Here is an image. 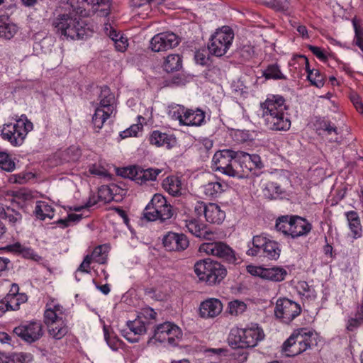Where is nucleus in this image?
Instances as JSON below:
<instances>
[{"label":"nucleus","mask_w":363,"mask_h":363,"mask_svg":"<svg viewBox=\"0 0 363 363\" xmlns=\"http://www.w3.org/2000/svg\"><path fill=\"white\" fill-rule=\"evenodd\" d=\"M212 163L213 169L229 177H240L235 151L224 149L216 152L213 157Z\"/></svg>","instance_id":"obj_8"},{"label":"nucleus","mask_w":363,"mask_h":363,"mask_svg":"<svg viewBox=\"0 0 363 363\" xmlns=\"http://www.w3.org/2000/svg\"><path fill=\"white\" fill-rule=\"evenodd\" d=\"M312 230V225L306 219L294 216L289 236L296 238L307 235Z\"/></svg>","instance_id":"obj_25"},{"label":"nucleus","mask_w":363,"mask_h":363,"mask_svg":"<svg viewBox=\"0 0 363 363\" xmlns=\"http://www.w3.org/2000/svg\"><path fill=\"white\" fill-rule=\"evenodd\" d=\"M180 38L173 32H162L154 35L150 43L153 52H164L177 47Z\"/></svg>","instance_id":"obj_16"},{"label":"nucleus","mask_w":363,"mask_h":363,"mask_svg":"<svg viewBox=\"0 0 363 363\" xmlns=\"http://www.w3.org/2000/svg\"><path fill=\"white\" fill-rule=\"evenodd\" d=\"M298 287L300 294L308 298H315V290L306 281L299 282Z\"/></svg>","instance_id":"obj_49"},{"label":"nucleus","mask_w":363,"mask_h":363,"mask_svg":"<svg viewBox=\"0 0 363 363\" xmlns=\"http://www.w3.org/2000/svg\"><path fill=\"white\" fill-rule=\"evenodd\" d=\"M301 306L287 298H279L274 308L275 316L284 323H289L300 315Z\"/></svg>","instance_id":"obj_14"},{"label":"nucleus","mask_w":363,"mask_h":363,"mask_svg":"<svg viewBox=\"0 0 363 363\" xmlns=\"http://www.w3.org/2000/svg\"><path fill=\"white\" fill-rule=\"evenodd\" d=\"M280 253V244L269 238L267 246L262 251L263 257L272 260H277L279 257Z\"/></svg>","instance_id":"obj_37"},{"label":"nucleus","mask_w":363,"mask_h":363,"mask_svg":"<svg viewBox=\"0 0 363 363\" xmlns=\"http://www.w3.org/2000/svg\"><path fill=\"white\" fill-rule=\"evenodd\" d=\"M186 227L190 233L197 238L211 240L213 237V233L208 226L197 219L186 220Z\"/></svg>","instance_id":"obj_26"},{"label":"nucleus","mask_w":363,"mask_h":363,"mask_svg":"<svg viewBox=\"0 0 363 363\" xmlns=\"http://www.w3.org/2000/svg\"><path fill=\"white\" fill-rule=\"evenodd\" d=\"M13 332L23 341L29 344L38 341L43 335V325L38 320L21 323L14 328Z\"/></svg>","instance_id":"obj_15"},{"label":"nucleus","mask_w":363,"mask_h":363,"mask_svg":"<svg viewBox=\"0 0 363 363\" xmlns=\"http://www.w3.org/2000/svg\"><path fill=\"white\" fill-rule=\"evenodd\" d=\"M311 125L318 135L327 137L330 143L338 142L340 131L328 116H315L311 121Z\"/></svg>","instance_id":"obj_12"},{"label":"nucleus","mask_w":363,"mask_h":363,"mask_svg":"<svg viewBox=\"0 0 363 363\" xmlns=\"http://www.w3.org/2000/svg\"><path fill=\"white\" fill-rule=\"evenodd\" d=\"M182 329L172 322H164L156 326L154 330V339L161 343H168L175 346L182 337Z\"/></svg>","instance_id":"obj_10"},{"label":"nucleus","mask_w":363,"mask_h":363,"mask_svg":"<svg viewBox=\"0 0 363 363\" xmlns=\"http://www.w3.org/2000/svg\"><path fill=\"white\" fill-rule=\"evenodd\" d=\"M362 323L363 320L361 319L360 316H357L355 314L354 318H350L348 319L346 329L348 331L353 332L356 330Z\"/></svg>","instance_id":"obj_52"},{"label":"nucleus","mask_w":363,"mask_h":363,"mask_svg":"<svg viewBox=\"0 0 363 363\" xmlns=\"http://www.w3.org/2000/svg\"><path fill=\"white\" fill-rule=\"evenodd\" d=\"M121 335L130 343H135L139 341V335H135L132 331L128 329L122 330Z\"/></svg>","instance_id":"obj_57"},{"label":"nucleus","mask_w":363,"mask_h":363,"mask_svg":"<svg viewBox=\"0 0 363 363\" xmlns=\"http://www.w3.org/2000/svg\"><path fill=\"white\" fill-rule=\"evenodd\" d=\"M16 197L23 201H29L33 199L31 192L25 189L17 191Z\"/></svg>","instance_id":"obj_62"},{"label":"nucleus","mask_w":363,"mask_h":363,"mask_svg":"<svg viewBox=\"0 0 363 363\" xmlns=\"http://www.w3.org/2000/svg\"><path fill=\"white\" fill-rule=\"evenodd\" d=\"M104 339L111 350L116 351L118 349L123 347L124 344L123 342L120 340L116 335L113 333H109L106 328H104Z\"/></svg>","instance_id":"obj_42"},{"label":"nucleus","mask_w":363,"mask_h":363,"mask_svg":"<svg viewBox=\"0 0 363 363\" xmlns=\"http://www.w3.org/2000/svg\"><path fill=\"white\" fill-rule=\"evenodd\" d=\"M266 125L274 130H287L291 126V121L284 115H262Z\"/></svg>","instance_id":"obj_28"},{"label":"nucleus","mask_w":363,"mask_h":363,"mask_svg":"<svg viewBox=\"0 0 363 363\" xmlns=\"http://www.w3.org/2000/svg\"><path fill=\"white\" fill-rule=\"evenodd\" d=\"M263 76L267 79H286V76L281 73L279 67L276 64L269 65L263 72Z\"/></svg>","instance_id":"obj_43"},{"label":"nucleus","mask_w":363,"mask_h":363,"mask_svg":"<svg viewBox=\"0 0 363 363\" xmlns=\"http://www.w3.org/2000/svg\"><path fill=\"white\" fill-rule=\"evenodd\" d=\"M149 142L156 147H163L168 150L175 147L177 141L173 134L163 133L160 130H153L149 137Z\"/></svg>","instance_id":"obj_23"},{"label":"nucleus","mask_w":363,"mask_h":363,"mask_svg":"<svg viewBox=\"0 0 363 363\" xmlns=\"http://www.w3.org/2000/svg\"><path fill=\"white\" fill-rule=\"evenodd\" d=\"M225 218V213L220 207L214 203H208L205 218L207 222L214 224H220Z\"/></svg>","instance_id":"obj_33"},{"label":"nucleus","mask_w":363,"mask_h":363,"mask_svg":"<svg viewBox=\"0 0 363 363\" xmlns=\"http://www.w3.org/2000/svg\"><path fill=\"white\" fill-rule=\"evenodd\" d=\"M3 216V218L7 219L13 226L22 220V216L19 212L9 207L6 208V213Z\"/></svg>","instance_id":"obj_46"},{"label":"nucleus","mask_w":363,"mask_h":363,"mask_svg":"<svg viewBox=\"0 0 363 363\" xmlns=\"http://www.w3.org/2000/svg\"><path fill=\"white\" fill-rule=\"evenodd\" d=\"M27 300L26 294L23 293H9L4 297V301H6V306L9 311L18 310L21 304L26 303Z\"/></svg>","instance_id":"obj_35"},{"label":"nucleus","mask_w":363,"mask_h":363,"mask_svg":"<svg viewBox=\"0 0 363 363\" xmlns=\"http://www.w3.org/2000/svg\"><path fill=\"white\" fill-rule=\"evenodd\" d=\"M294 216H281L276 220V229L284 235H288L291 229V225Z\"/></svg>","instance_id":"obj_40"},{"label":"nucleus","mask_w":363,"mask_h":363,"mask_svg":"<svg viewBox=\"0 0 363 363\" xmlns=\"http://www.w3.org/2000/svg\"><path fill=\"white\" fill-rule=\"evenodd\" d=\"M264 337V333L258 324H251L245 328H233L228 337L233 348H252Z\"/></svg>","instance_id":"obj_4"},{"label":"nucleus","mask_w":363,"mask_h":363,"mask_svg":"<svg viewBox=\"0 0 363 363\" xmlns=\"http://www.w3.org/2000/svg\"><path fill=\"white\" fill-rule=\"evenodd\" d=\"M174 215L172 206L165 197L156 194L143 211L144 218L149 221L160 220L161 223L170 219Z\"/></svg>","instance_id":"obj_7"},{"label":"nucleus","mask_w":363,"mask_h":363,"mask_svg":"<svg viewBox=\"0 0 363 363\" xmlns=\"http://www.w3.org/2000/svg\"><path fill=\"white\" fill-rule=\"evenodd\" d=\"M261 106L269 113H284L289 109V106L285 104V99L281 96H272L267 99Z\"/></svg>","instance_id":"obj_29"},{"label":"nucleus","mask_w":363,"mask_h":363,"mask_svg":"<svg viewBox=\"0 0 363 363\" xmlns=\"http://www.w3.org/2000/svg\"><path fill=\"white\" fill-rule=\"evenodd\" d=\"M246 308L247 306L243 301L235 300L229 303V313L231 315H238L241 314Z\"/></svg>","instance_id":"obj_47"},{"label":"nucleus","mask_w":363,"mask_h":363,"mask_svg":"<svg viewBox=\"0 0 363 363\" xmlns=\"http://www.w3.org/2000/svg\"><path fill=\"white\" fill-rule=\"evenodd\" d=\"M152 0H130V4L132 7L141 8L147 13L151 11L150 3Z\"/></svg>","instance_id":"obj_50"},{"label":"nucleus","mask_w":363,"mask_h":363,"mask_svg":"<svg viewBox=\"0 0 363 363\" xmlns=\"http://www.w3.org/2000/svg\"><path fill=\"white\" fill-rule=\"evenodd\" d=\"M33 128L31 121L25 118H19L13 123H5L1 129V138L13 147L21 146L27 134Z\"/></svg>","instance_id":"obj_6"},{"label":"nucleus","mask_w":363,"mask_h":363,"mask_svg":"<svg viewBox=\"0 0 363 363\" xmlns=\"http://www.w3.org/2000/svg\"><path fill=\"white\" fill-rule=\"evenodd\" d=\"M236 162L238 169H240V177H242L241 172L246 174L254 169H260L264 167L259 155H251L242 151L236 152Z\"/></svg>","instance_id":"obj_17"},{"label":"nucleus","mask_w":363,"mask_h":363,"mask_svg":"<svg viewBox=\"0 0 363 363\" xmlns=\"http://www.w3.org/2000/svg\"><path fill=\"white\" fill-rule=\"evenodd\" d=\"M223 309L221 301L215 298H210L202 301L199 306V314L201 318H214L219 315Z\"/></svg>","instance_id":"obj_24"},{"label":"nucleus","mask_w":363,"mask_h":363,"mask_svg":"<svg viewBox=\"0 0 363 363\" xmlns=\"http://www.w3.org/2000/svg\"><path fill=\"white\" fill-rule=\"evenodd\" d=\"M307 77L311 84L318 88H320L324 85L323 77L318 69H313L312 70H308Z\"/></svg>","instance_id":"obj_44"},{"label":"nucleus","mask_w":363,"mask_h":363,"mask_svg":"<svg viewBox=\"0 0 363 363\" xmlns=\"http://www.w3.org/2000/svg\"><path fill=\"white\" fill-rule=\"evenodd\" d=\"M199 251L218 257L229 264H234L237 260L234 250L223 242L203 243L199 247Z\"/></svg>","instance_id":"obj_13"},{"label":"nucleus","mask_w":363,"mask_h":363,"mask_svg":"<svg viewBox=\"0 0 363 363\" xmlns=\"http://www.w3.org/2000/svg\"><path fill=\"white\" fill-rule=\"evenodd\" d=\"M162 186L164 191L172 196H179L182 194V177L170 175L162 181Z\"/></svg>","instance_id":"obj_30"},{"label":"nucleus","mask_w":363,"mask_h":363,"mask_svg":"<svg viewBox=\"0 0 363 363\" xmlns=\"http://www.w3.org/2000/svg\"><path fill=\"white\" fill-rule=\"evenodd\" d=\"M99 103H93L94 106V113H113L116 110V101L113 94L111 89L104 86L101 88L100 94L99 96Z\"/></svg>","instance_id":"obj_18"},{"label":"nucleus","mask_w":363,"mask_h":363,"mask_svg":"<svg viewBox=\"0 0 363 363\" xmlns=\"http://www.w3.org/2000/svg\"><path fill=\"white\" fill-rule=\"evenodd\" d=\"M21 254L23 257L33 260H38L40 257L33 249L26 247H23Z\"/></svg>","instance_id":"obj_60"},{"label":"nucleus","mask_w":363,"mask_h":363,"mask_svg":"<svg viewBox=\"0 0 363 363\" xmlns=\"http://www.w3.org/2000/svg\"><path fill=\"white\" fill-rule=\"evenodd\" d=\"M127 329L132 331L135 335H141L146 333V321L143 320V316H138L134 320H129L126 323Z\"/></svg>","instance_id":"obj_38"},{"label":"nucleus","mask_w":363,"mask_h":363,"mask_svg":"<svg viewBox=\"0 0 363 363\" xmlns=\"http://www.w3.org/2000/svg\"><path fill=\"white\" fill-rule=\"evenodd\" d=\"M182 59L179 55H169L165 59L163 67L166 72H173L182 67Z\"/></svg>","instance_id":"obj_39"},{"label":"nucleus","mask_w":363,"mask_h":363,"mask_svg":"<svg viewBox=\"0 0 363 363\" xmlns=\"http://www.w3.org/2000/svg\"><path fill=\"white\" fill-rule=\"evenodd\" d=\"M261 190L263 196L269 200L282 199L286 195L284 189L275 182H262Z\"/></svg>","instance_id":"obj_27"},{"label":"nucleus","mask_w":363,"mask_h":363,"mask_svg":"<svg viewBox=\"0 0 363 363\" xmlns=\"http://www.w3.org/2000/svg\"><path fill=\"white\" fill-rule=\"evenodd\" d=\"M162 243L167 251H183L189 245L188 238L183 233L168 232L162 239Z\"/></svg>","instance_id":"obj_19"},{"label":"nucleus","mask_w":363,"mask_h":363,"mask_svg":"<svg viewBox=\"0 0 363 363\" xmlns=\"http://www.w3.org/2000/svg\"><path fill=\"white\" fill-rule=\"evenodd\" d=\"M249 268L248 271L252 274L257 275L262 279L273 281H281L287 275L286 270L281 267H273L270 268L249 267Z\"/></svg>","instance_id":"obj_20"},{"label":"nucleus","mask_w":363,"mask_h":363,"mask_svg":"<svg viewBox=\"0 0 363 363\" xmlns=\"http://www.w3.org/2000/svg\"><path fill=\"white\" fill-rule=\"evenodd\" d=\"M234 140L238 143H245L253 140V135L249 130H237L233 134Z\"/></svg>","instance_id":"obj_45"},{"label":"nucleus","mask_w":363,"mask_h":363,"mask_svg":"<svg viewBox=\"0 0 363 363\" xmlns=\"http://www.w3.org/2000/svg\"><path fill=\"white\" fill-rule=\"evenodd\" d=\"M92 262L91 255H87L84 257L83 262L81 263L78 268V271L82 272L89 273L90 264Z\"/></svg>","instance_id":"obj_56"},{"label":"nucleus","mask_w":363,"mask_h":363,"mask_svg":"<svg viewBox=\"0 0 363 363\" xmlns=\"http://www.w3.org/2000/svg\"><path fill=\"white\" fill-rule=\"evenodd\" d=\"M173 116H175L182 125L194 126L192 121L193 116L203 117L206 116V115H173Z\"/></svg>","instance_id":"obj_55"},{"label":"nucleus","mask_w":363,"mask_h":363,"mask_svg":"<svg viewBox=\"0 0 363 363\" xmlns=\"http://www.w3.org/2000/svg\"><path fill=\"white\" fill-rule=\"evenodd\" d=\"M111 115H92V123L96 132L103 127L104 122Z\"/></svg>","instance_id":"obj_53"},{"label":"nucleus","mask_w":363,"mask_h":363,"mask_svg":"<svg viewBox=\"0 0 363 363\" xmlns=\"http://www.w3.org/2000/svg\"><path fill=\"white\" fill-rule=\"evenodd\" d=\"M350 99L357 111L360 113H363V104L359 96L356 94L352 95Z\"/></svg>","instance_id":"obj_63"},{"label":"nucleus","mask_w":363,"mask_h":363,"mask_svg":"<svg viewBox=\"0 0 363 363\" xmlns=\"http://www.w3.org/2000/svg\"><path fill=\"white\" fill-rule=\"evenodd\" d=\"M115 46L117 50L120 52L125 51L128 46L127 39L124 38L123 36H120L118 40L115 42Z\"/></svg>","instance_id":"obj_64"},{"label":"nucleus","mask_w":363,"mask_h":363,"mask_svg":"<svg viewBox=\"0 0 363 363\" xmlns=\"http://www.w3.org/2000/svg\"><path fill=\"white\" fill-rule=\"evenodd\" d=\"M18 28L11 22L6 16H0V37L6 40L11 39L17 33Z\"/></svg>","instance_id":"obj_34"},{"label":"nucleus","mask_w":363,"mask_h":363,"mask_svg":"<svg viewBox=\"0 0 363 363\" xmlns=\"http://www.w3.org/2000/svg\"><path fill=\"white\" fill-rule=\"evenodd\" d=\"M67 154L70 156V160L72 161L77 160L81 155V150L78 147L71 146L67 150Z\"/></svg>","instance_id":"obj_59"},{"label":"nucleus","mask_w":363,"mask_h":363,"mask_svg":"<svg viewBox=\"0 0 363 363\" xmlns=\"http://www.w3.org/2000/svg\"><path fill=\"white\" fill-rule=\"evenodd\" d=\"M268 238L263 234L253 236L251 244L248 243L246 254L252 257H263L262 251L267 246Z\"/></svg>","instance_id":"obj_31"},{"label":"nucleus","mask_w":363,"mask_h":363,"mask_svg":"<svg viewBox=\"0 0 363 363\" xmlns=\"http://www.w3.org/2000/svg\"><path fill=\"white\" fill-rule=\"evenodd\" d=\"M162 169L155 167L143 169L138 166H132L124 168L121 175L141 185L147 182L156 181L157 177L162 174Z\"/></svg>","instance_id":"obj_11"},{"label":"nucleus","mask_w":363,"mask_h":363,"mask_svg":"<svg viewBox=\"0 0 363 363\" xmlns=\"http://www.w3.org/2000/svg\"><path fill=\"white\" fill-rule=\"evenodd\" d=\"M233 38L234 33L230 28L224 26L217 30L211 36L208 45L209 52L217 57L224 55L231 45Z\"/></svg>","instance_id":"obj_9"},{"label":"nucleus","mask_w":363,"mask_h":363,"mask_svg":"<svg viewBox=\"0 0 363 363\" xmlns=\"http://www.w3.org/2000/svg\"><path fill=\"white\" fill-rule=\"evenodd\" d=\"M138 316H143V320L146 321V325H148L150 320L156 319L157 313L151 308H147L143 310Z\"/></svg>","instance_id":"obj_54"},{"label":"nucleus","mask_w":363,"mask_h":363,"mask_svg":"<svg viewBox=\"0 0 363 363\" xmlns=\"http://www.w3.org/2000/svg\"><path fill=\"white\" fill-rule=\"evenodd\" d=\"M194 112H201V113H206L199 108L194 109L186 108L184 106L175 104L169 106V113H194Z\"/></svg>","instance_id":"obj_48"},{"label":"nucleus","mask_w":363,"mask_h":363,"mask_svg":"<svg viewBox=\"0 0 363 363\" xmlns=\"http://www.w3.org/2000/svg\"><path fill=\"white\" fill-rule=\"evenodd\" d=\"M0 169L9 172L16 169V164L7 152L0 151Z\"/></svg>","instance_id":"obj_41"},{"label":"nucleus","mask_w":363,"mask_h":363,"mask_svg":"<svg viewBox=\"0 0 363 363\" xmlns=\"http://www.w3.org/2000/svg\"><path fill=\"white\" fill-rule=\"evenodd\" d=\"M35 217L40 220H45L46 218H52L54 216V208L51 205L43 201H38L33 211Z\"/></svg>","instance_id":"obj_36"},{"label":"nucleus","mask_w":363,"mask_h":363,"mask_svg":"<svg viewBox=\"0 0 363 363\" xmlns=\"http://www.w3.org/2000/svg\"><path fill=\"white\" fill-rule=\"evenodd\" d=\"M228 185L220 178L216 176L209 180L206 184L200 187L201 192L209 199H216L219 197L225 191Z\"/></svg>","instance_id":"obj_21"},{"label":"nucleus","mask_w":363,"mask_h":363,"mask_svg":"<svg viewBox=\"0 0 363 363\" xmlns=\"http://www.w3.org/2000/svg\"><path fill=\"white\" fill-rule=\"evenodd\" d=\"M52 26L57 34L67 39L83 40L93 33V29L84 21L70 13L58 15L52 20Z\"/></svg>","instance_id":"obj_1"},{"label":"nucleus","mask_w":363,"mask_h":363,"mask_svg":"<svg viewBox=\"0 0 363 363\" xmlns=\"http://www.w3.org/2000/svg\"><path fill=\"white\" fill-rule=\"evenodd\" d=\"M74 9H79L84 7V4L91 6L93 12H101L103 16H106L109 13V5L111 0H68Z\"/></svg>","instance_id":"obj_22"},{"label":"nucleus","mask_w":363,"mask_h":363,"mask_svg":"<svg viewBox=\"0 0 363 363\" xmlns=\"http://www.w3.org/2000/svg\"><path fill=\"white\" fill-rule=\"evenodd\" d=\"M66 309L60 304H47L43 313L48 334L55 340H61L69 332Z\"/></svg>","instance_id":"obj_2"},{"label":"nucleus","mask_w":363,"mask_h":363,"mask_svg":"<svg viewBox=\"0 0 363 363\" xmlns=\"http://www.w3.org/2000/svg\"><path fill=\"white\" fill-rule=\"evenodd\" d=\"M345 216L348 222L349 228L354 239L359 238L362 236V226L359 214L355 211H350L345 213Z\"/></svg>","instance_id":"obj_32"},{"label":"nucleus","mask_w":363,"mask_h":363,"mask_svg":"<svg viewBox=\"0 0 363 363\" xmlns=\"http://www.w3.org/2000/svg\"><path fill=\"white\" fill-rule=\"evenodd\" d=\"M207 207L208 203H206L203 201H197L194 206V212L196 215L198 216L203 215L205 216Z\"/></svg>","instance_id":"obj_58"},{"label":"nucleus","mask_w":363,"mask_h":363,"mask_svg":"<svg viewBox=\"0 0 363 363\" xmlns=\"http://www.w3.org/2000/svg\"><path fill=\"white\" fill-rule=\"evenodd\" d=\"M194 272L200 281L209 286L219 284L227 275L226 268L210 258L197 261L194 264Z\"/></svg>","instance_id":"obj_5"},{"label":"nucleus","mask_w":363,"mask_h":363,"mask_svg":"<svg viewBox=\"0 0 363 363\" xmlns=\"http://www.w3.org/2000/svg\"><path fill=\"white\" fill-rule=\"evenodd\" d=\"M308 49L312 52V53L315 55L318 59H320L322 61H326L327 60V56L325 55V53L322 51L320 48L313 46L311 45H309L308 46Z\"/></svg>","instance_id":"obj_61"},{"label":"nucleus","mask_w":363,"mask_h":363,"mask_svg":"<svg viewBox=\"0 0 363 363\" xmlns=\"http://www.w3.org/2000/svg\"><path fill=\"white\" fill-rule=\"evenodd\" d=\"M317 337V333L311 329L302 328L296 330L283 343L282 351L287 357L298 355L316 345Z\"/></svg>","instance_id":"obj_3"},{"label":"nucleus","mask_w":363,"mask_h":363,"mask_svg":"<svg viewBox=\"0 0 363 363\" xmlns=\"http://www.w3.org/2000/svg\"><path fill=\"white\" fill-rule=\"evenodd\" d=\"M143 126L141 124H133L124 131L121 132L120 136L122 138H126L128 137L137 136L138 133Z\"/></svg>","instance_id":"obj_51"}]
</instances>
